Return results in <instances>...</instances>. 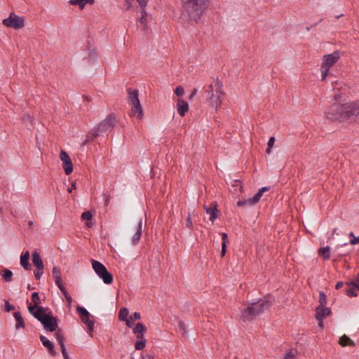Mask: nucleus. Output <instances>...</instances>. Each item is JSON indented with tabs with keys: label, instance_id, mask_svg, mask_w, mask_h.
<instances>
[{
	"label": "nucleus",
	"instance_id": "1",
	"mask_svg": "<svg viewBox=\"0 0 359 359\" xmlns=\"http://www.w3.org/2000/svg\"><path fill=\"white\" fill-rule=\"evenodd\" d=\"M205 99L210 107L217 111L225 97L222 82L216 78L213 82L204 87Z\"/></svg>",
	"mask_w": 359,
	"mask_h": 359
},
{
	"label": "nucleus",
	"instance_id": "2",
	"mask_svg": "<svg viewBox=\"0 0 359 359\" xmlns=\"http://www.w3.org/2000/svg\"><path fill=\"white\" fill-rule=\"evenodd\" d=\"M273 301L266 297L260 299L256 302L248 304L246 309L241 311V318L244 322L252 321L255 317L262 314L266 309H269Z\"/></svg>",
	"mask_w": 359,
	"mask_h": 359
},
{
	"label": "nucleus",
	"instance_id": "3",
	"mask_svg": "<svg viewBox=\"0 0 359 359\" xmlns=\"http://www.w3.org/2000/svg\"><path fill=\"white\" fill-rule=\"evenodd\" d=\"M184 12L191 20L196 21L207 9L210 0H181Z\"/></svg>",
	"mask_w": 359,
	"mask_h": 359
},
{
	"label": "nucleus",
	"instance_id": "4",
	"mask_svg": "<svg viewBox=\"0 0 359 359\" xmlns=\"http://www.w3.org/2000/svg\"><path fill=\"white\" fill-rule=\"evenodd\" d=\"M349 109L348 102L344 104L335 102L325 111V115L330 121H345L351 118Z\"/></svg>",
	"mask_w": 359,
	"mask_h": 359
},
{
	"label": "nucleus",
	"instance_id": "5",
	"mask_svg": "<svg viewBox=\"0 0 359 359\" xmlns=\"http://www.w3.org/2000/svg\"><path fill=\"white\" fill-rule=\"evenodd\" d=\"M115 123V115L114 114H109L87 134L86 142L93 141L101 133L110 132L113 129Z\"/></svg>",
	"mask_w": 359,
	"mask_h": 359
},
{
	"label": "nucleus",
	"instance_id": "6",
	"mask_svg": "<svg viewBox=\"0 0 359 359\" xmlns=\"http://www.w3.org/2000/svg\"><path fill=\"white\" fill-rule=\"evenodd\" d=\"M48 308H39L34 312V317L36 318L43 326V328L48 332H55L57 330L58 324L56 317L53 316L51 313H46Z\"/></svg>",
	"mask_w": 359,
	"mask_h": 359
},
{
	"label": "nucleus",
	"instance_id": "7",
	"mask_svg": "<svg viewBox=\"0 0 359 359\" xmlns=\"http://www.w3.org/2000/svg\"><path fill=\"white\" fill-rule=\"evenodd\" d=\"M339 57L340 55L338 51H334L331 54L325 55L323 56L320 67L322 81H325L326 79L330 68L338 61Z\"/></svg>",
	"mask_w": 359,
	"mask_h": 359
},
{
	"label": "nucleus",
	"instance_id": "8",
	"mask_svg": "<svg viewBox=\"0 0 359 359\" xmlns=\"http://www.w3.org/2000/svg\"><path fill=\"white\" fill-rule=\"evenodd\" d=\"M92 266L96 274L105 284H111L113 282V276L101 262L92 259Z\"/></svg>",
	"mask_w": 359,
	"mask_h": 359
},
{
	"label": "nucleus",
	"instance_id": "9",
	"mask_svg": "<svg viewBox=\"0 0 359 359\" xmlns=\"http://www.w3.org/2000/svg\"><path fill=\"white\" fill-rule=\"evenodd\" d=\"M138 2L140 6V15L141 17L139 20L140 25L138 27L141 29L142 32V36L146 35L148 33L149 27L147 26L148 22V14L145 11V7L147 5L148 0H136Z\"/></svg>",
	"mask_w": 359,
	"mask_h": 359
},
{
	"label": "nucleus",
	"instance_id": "10",
	"mask_svg": "<svg viewBox=\"0 0 359 359\" xmlns=\"http://www.w3.org/2000/svg\"><path fill=\"white\" fill-rule=\"evenodd\" d=\"M147 329L141 323H136V350H142L146 346L147 339L144 337Z\"/></svg>",
	"mask_w": 359,
	"mask_h": 359
},
{
	"label": "nucleus",
	"instance_id": "11",
	"mask_svg": "<svg viewBox=\"0 0 359 359\" xmlns=\"http://www.w3.org/2000/svg\"><path fill=\"white\" fill-rule=\"evenodd\" d=\"M24 19L13 13H11L8 18L3 20V24L15 29H19L24 27Z\"/></svg>",
	"mask_w": 359,
	"mask_h": 359
},
{
	"label": "nucleus",
	"instance_id": "12",
	"mask_svg": "<svg viewBox=\"0 0 359 359\" xmlns=\"http://www.w3.org/2000/svg\"><path fill=\"white\" fill-rule=\"evenodd\" d=\"M76 311L81 319V321L86 324L90 332H92L94 328V322L90 319L89 312L83 307L78 306Z\"/></svg>",
	"mask_w": 359,
	"mask_h": 359
},
{
	"label": "nucleus",
	"instance_id": "13",
	"mask_svg": "<svg viewBox=\"0 0 359 359\" xmlns=\"http://www.w3.org/2000/svg\"><path fill=\"white\" fill-rule=\"evenodd\" d=\"M60 158L62 162V168L65 174L67 175H70L73 171V164L71 158L65 151L61 150L60 153Z\"/></svg>",
	"mask_w": 359,
	"mask_h": 359
},
{
	"label": "nucleus",
	"instance_id": "14",
	"mask_svg": "<svg viewBox=\"0 0 359 359\" xmlns=\"http://www.w3.org/2000/svg\"><path fill=\"white\" fill-rule=\"evenodd\" d=\"M32 299L33 302V305H29L28 306V311L29 312L34 316V312L38 310L39 308H42L40 306L41 304V300L39 295V293L35 292L32 294Z\"/></svg>",
	"mask_w": 359,
	"mask_h": 359
},
{
	"label": "nucleus",
	"instance_id": "15",
	"mask_svg": "<svg viewBox=\"0 0 359 359\" xmlns=\"http://www.w3.org/2000/svg\"><path fill=\"white\" fill-rule=\"evenodd\" d=\"M355 280L348 281L345 283L346 288L344 293L349 297H356L358 296L357 288L355 287Z\"/></svg>",
	"mask_w": 359,
	"mask_h": 359
},
{
	"label": "nucleus",
	"instance_id": "16",
	"mask_svg": "<svg viewBox=\"0 0 359 359\" xmlns=\"http://www.w3.org/2000/svg\"><path fill=\"white\" fill-rule=\"evenodd\" d=\"M331 309L326 306H317L316 309V318H325L326 317L330 316Z\"/></svg>",
	"mask_w": 359,
	"mask_h": 359
},
{
	"label": "nucleus",
	"instance_id": "17",
	"mask_svg": "<svg viewBox=\"0 0 359 359\" xmlns=\"http://www.w3.org/2000/svg\"><path fill=\"white\" fill-rule=\"evenodd\" d=\"M206 213L210 215V220L214 222L217 217V208L216 203H211L209 206L204 205Z\"/></svg>",
	"mask_w": 359,
	"mask_h": 359
},
{
	"label": "nucleus",
	"instance_id": "18",
	"mask_svg": "<svg viewBox=\"0 0 359 359\" xmlns=\"http://www.w3.org/2000/svg\"><path fill=\"white\" fill-rule=\"evenodd\" d=\"M189 110V104L182 99H178L177 102V111L181 116H184Z\"/></svg>",
	"mask_w": 359,
	"mask_h": 359
},
{
	"label": "nucleus",
	"instance_id": "19",
	"mask_svg": "<svg viewBox=\"0 0 359 359\" xmlns=\"http://www.w3.org/2000/svg\"><path fill=\"white\" fill-rule=\"evenodd\" d=\"M349 111H351V117L355 116L359 118V100L348 102Z\"/></svg>",
	"mask_w": 359,
	"mask_h": 359
},
{
	"label": "nucleus",
	"instance_id": "20",
	"mask_svg": "<svg viewBox=\"0 0 359 359\" xmlns=\"http://www.w3.org/2000/svg\"><path fill=\"white\" fill-rule=\"evenodd\" d=\"M29 257L30 255L29 251H26L20 256V264L25 270L31 269V265L29 262Z\"/></svg>",
	"mask_w": 359,
	"mask_h": 359
},
{
	"label": "nucleus",
	"instance_id": "21",
	"mask_svg": "<svg viewBox=\"0 0 359 359\" xmlns=\"http://www.w3.org/2000/svg\"><path fill=\"white\" fill-rule=\"evenodd\" d=\"M32 263L37 269H41V268L44 267L41 256L36 250L32 252Z\"/></svg>",
	"mask_w": 359,
	"mask_h": 359
},
{
	"label": "nucleus",
	"instance_id": "22",
	"mask_svg": "<svg viewBox=\"0 0 359 359\" xmlns=\"http://www.w3.org/2000/svg\"><path fill=\"white\" fill-rule=\"evenodd\" d=\"M40 340H41L42 344L48 349L49 353L52 355L55 356L56 355V352L54 350V346H53V343L50 341H49L46 337H44L43 335L40 336Z\"/></svg>",
	"mask_w": 359,
	"mask_h": 359
},
{
	"label": "nucleus",
	"instance_id": "23",
	"mask_svg": "<svg viewBox=\"0 0 359 359\" xmlns=\"http://www.w3.org/2000/svg\"><path fill=\"white\" fill-rule=\"evenodd\" d=\"M339 344L344 347L347 346L353 347L355 345V342L346 334H344L339 338Z\"/></svg>",
	"mask_w": 359,
	"mask_h": 359
},
{
	"label": "nucleus",
	"instance_id": "24",
	"mask_svg": "<svg viewBox=\"0 0 359 359\" xmlns=\"http://www.w3.org/2000/svg\"><path fill=\"white\" fill-rule=\"evenodd\" d=\"M128 92L129 94L128 102L131 104L130 116H133L135 111V90H133L132 88H129L128 89Z\"/></svg>",
	"mask_w": 359,
	"mask_h": 359
},
{
	"label": "nucleus",
	"instance_id": "25",
	"mask_svg": "<svg viewBox=\"0 0 359 359\" xmlns=\"http://www.w3.org/2000/svg\"><path fill=\"white\" fill-rule=\"evenodd\" d=\"M0 275L3 277L4 281L6 283H9L13 280V272L9 269H4L1 270Z\"/></svg>",
	"mask_w": 359,
	"mask_h": 359
},
{
	"label": "nucleus",
	"instance_id": "26",
	"mask_svg": "<svg viewBox=\"0 0 359 359\" xmlns=\"http://www.w3.org/2000/svg\"><path fill=\"white\" fill-rule=\"evenodd\" d=\"M93 4L94 3V0H70L69 4L71 5H77L79 6L80 9H83L86 4Z\"/></svg>",
	"mask_w": 359,
	"mask_h": 359
},
{
	"label": "nucleus",
	"instance_id": "27",
	"mask_svg": "<svg viewBox=\"0 0 359 359\" xmlns=\"http://www.w3.org/2000/svg\"><path fill=\"white\" fill-rule=\"evenodd\" d=\"M259 201H253V196L252 198H250L248 199L245 200H239L236 205L238 207H243V206H247V205H253L256 203H257Z\"/></svg>",
	"mask_w": 359,
	"mask_h": 359
},
{
	"label": "nucleus",
	"instance_id": "28",
	"mask_svg": "<svg viewBox=\"0 0 359 359\" xmlns=\"http://www.w3.org/2000/svg\"><path fill=\"white\" fill-rule=\"evenodd\" d=\"M14 317L17 321V323L15 325V328L19 329L20 327H25V322L24 320L21 316V313L18 311L14 313Z\"/></svg>",
	"mask_w": 359,
	"mask_h": 359
},
{
	"label": "nucleus",
	"instance_id": "29",
	"mask_svg": "<svg viewBox=\"0 0 359 359\" xmlns=\"http://www.w3.org/2000/svg\"><path fill=\"white\" fill-rule=\"evenodd\" d=\"M222 251L221 256L224 257L226 251V244L229 243L228 235L226 233H222Z\"/></svg>",
	"mask_w": 359,
	"mask_h": 359
},
{
	"label": "nucleus",
	"instance_id": "30",
	"mask_svg": "<svg viewBox=\"0 0 359 359\" xmlns=\"http://www.w3.org/2000/svg\"><path fill=\"white\" fill-rule=\"evenodd\" d=\"M136 114L140 119H142L144 116L143 109L138 99L137 90H136Z\"/></svg>",
	"mask_w": 359,
	"mask_h": 359
},
{
	"label": "nucleus",
	"instance_id": "31",
	"mask_svg": "<svg viewBox=\"0 0 359 359\" xmlns=\"http://www.w3.org/2000/svg\"><path fill=\"white\" fill-rule=\"evenodd\" d=\"M318 253L322 255L325 260H328L330 258V248L328 246L320 248L318 250Z\"/></svg>",
	"mask_w": 359,
	"mask_h": 359
},
{
	"label": "nucleus",
	"instance_id": "32",
	"mask_svg": "<svg viewBox=\"0 0 359 359\" xmlns=\"http://www.w3.org/2000/svg\"><path fill=\"white\" fill-rule=\"evenodd\" d=\"M55 337L57 339L58 344L60 346L61 351H62L63 350H65L66 348H65V345L64 343V337H63L62 334L61 333V332L60 330H57L55 332Z\"/></svg>",
	"mask_w": 359,
	"mask_h": 359
},
{
	"label": "nucleus",
	"instance_id": "33",
	"mask_svg": "<svg viewBox=\"0 0 359 359\" xmlns=\"http://www.w3.org/2000/svg\"><path fill=\"white\" fill-rule=\"evenodd\" d=\"M129 311L127 308L123 307L120 309L118 313V320L120 321H123L124 320H127L129 318Z\"/></svg>",
	"mask_w": 359,
	"mask_h": 359
},
{
	"label": "nucleus",
	"instance_id": "34",
	"mask_svg": "<svg viewBox=\"0 0 359 359\" xmlns=\"http://www.w3.org/2000/svg\"><path fill=\"white\" fill-rule=\"evenodd\" d=\"M269 189L268 187H262L258 190V191L253 196L254 201H259L261 197L263 195V193L266 191H268Z\"/></svg>",
	"mask_w": 359,
	"mask_h": 359
},
{
	"label": "nucleus",
	"instance_id": "35",
	"mask_svg": "<svg viewBox=\"0 0 359 359\" xmlns=\"http://www.w3.org/2000/svg\"><path fill=\"white\" fill-rule=\"evenodd\" d=\"M178 327L180 329V331L182 333V335L183 337H186L188 331H187L185 323L184 321H182V320H180L178 322Z\"/></svg>",
	"mask_w": 359,
	"mask_h": 359
},
{
	"label": "nucleus",
	"instance_id": "36",
	"mask_svg": "<svg viewBox=\"0 0 359 359\" xmlns=\"http://www.w3.org/2000/svg\"><path fill=\"white\" fill-rule=\"evenodd\" d=\"M319 305L318 306H325L327 304V296L324 292L319 293Z\"/></svg>",
	"mask_w": 359,
	"mask_h": 359
},
{
	"label": "nucleus",
	"instance_id": "37",
	"mask_svg": "<svg viewBox=\"0 0 359 359\" xmlns=\"http://www.w3.org/2000/svg\"><path fill=\"white\" fill-rule=\"evenodd\" d=\"M123 321L126 322V324L128 327H131L133 329V331L135 333V320L133 316L130 315L127 320H124Z\"/></svg>",
	"mask_w": 359,
	"mask_h": 359
},
{
	"label": "nucleus",
	"instance_id": "38",
	"mask_svg": "<svg viewBox=\"0 0 359 359\" xmlns=\"http://www.w3.org/2000/svg\"><path fill=\"white\" fill-rule=\"evenodd\" d=\"M54 280L56 285L58 287L61 292L62 290H66L63 285L62 277H57V278H55Z\"/></svg>",
	"mask_w": 359,
	"mask_h": 359
},
{
	"label": "nucleus",
	"instance_id": "39",
	"mask_svg": "<svg viewBox=\"0 0 359 359\" xmlns=\"http://www.w3.org/2000/svg\"><path fill=\"white\" fill-rule=\"evenodd\" d=\"M274 142H275V137H271L269 140V142H268V147L266 150V152L267 154H270L271 153V148L273 147V144H274Z\"/></svg>",
	"mask_w": 359,
	"mask_h": 359
},
{
	"label": "nucleus",
	"instance_id": "40",
	"mask_svg": "<svg viewBox=\"0 0 359 359\" xmlns=\"http://www.w3.org/2000/svg\"><path fill=\"white\" fill-rule=\"evenodd\" d=\"M348 236L349 237L351 238V239L350 240V243L351 245H356L359 243V236L355 237L353 232H350Z\"/></svg>",
	"mask_w": 359,
	"mask_h": 359
},
{
	"label": "nucleus",
	"instance_id": "41",
	"mask_svg": "<svg viewBox=\"0 0 359 359\" xmlns=\"http://www.w3.org/2000/svg\"><path fill=\"white\" fill-rule=\"evenodd\" d=\"M93 215L90 211H86L81 214V219L83 220H91Z\"/></svg>",
	"mask_w": 359,
	"mask_h": 359
},
{
	"label": "nucleus",
	"instance_id": "42",
	"mask_svg": "<svg viewBox=\"0 0 359 359\" xmlns=\"http://www.w3.org/2000/svg\"><path fill=\"white\" fill-rule=\"evenodd\" d=\"M53 276L54 279L57 278V277H62L60 269L58 267H57V266L53 267Z\"/></svg>",
	"mask_w": 359,
	"mask_h": 359
},
{
	"label": "nucleus",
	"instance_id": "43",
	"mask_svg": "<svg viewBox=\"0 0 359 359\" xmlns=\"http://www.w3.org/2000/svg\"><path fill=\"white\" fill-rule=\"evenodd\" d=\"M134 0H124L123 8L126 11H128L132 8Z\"/></svg>",
	"mask_w": 359,
	"mask_h": 359
},
{
	"label": "nucleus",
	"instance_id": "44",
	"mask_svg": "<svg viewBox=\"0 0 359 359\" xmlns=\"http://www.w3.org/2000/svg\"><path fill=\"white\" fill-rule=\"evenodd\" d=\"M142 222L140 221L138 224V227L136 231V242L140 239L141 234H142Z\"/></svg>",
	"mask_w": 359,
	"mask_h": 359
},
{
	"label": "nucleus",
	"instance_id": "45",
	"mask_svg": "<svg viewBox=\"0 0 359 359\" xmlns=\"http://www.w3.org/2000/svg\"><path fill=\"white\" fill-rule=\"evenodd\" d=\"M62 293L64 294L67 302H68L69 305H71L72 302V299L71 296L67 292V290H62Z\"/></svg>",
	"mask_w": 359,
	"mask_h": 359
},
{
	"label": "nucleus",
	"instance_id": "46",
	"mask_svg": "<svg viewBox=\"0 0 359 359\" xmlns=\"http://www.w3.org/2000/svg\"><path fill=\"white\" fill-rule=\"evenodd\" d=\"M175 93L177 95V96H182L184 95V90L182 86H178L176 87L175 90Z\"/></svg>",
	"mask_w": 359,
	"mask_h": 359
},
{
	"label": "nucleus",
	"instance_id": "47",
	"mask_svg": "<svg viewBox=\"0 0 359 359\" xmlns=\"http://www.w3.org/2000/svg\"><path fill=\"white\" fill-rule=\"evenodd\" d=\"M13 309L14 306L9 303L8 300H5V311L6 312H10Z\"/></svg>",
	"mask_w": 359,
	"mask_h": 359
},
{
	"label": "nucleus",
	"instance_id": "48",
	"mask_svg": "<svg viewBox=\"0 0 359 359\" xmlns=\"http://www.w3.org/2000/svg\"><path fill=\"white\" fill-rule=\"evenodd\" d=\"M43 273V268H41V269H37L36 272H34V276L36 280H39L41 276Z\"/></svg>",
	"mask_w": 359,
	"mask_h": 359
},
{
	"label": "nucleus",
	"instance_id": "49",
	"mask_svg": "<svg viewBox=\"0 0 359 359\" xmlns=\"http://www.w3.org/2000/svg\"><path fill=\"white\" fill-rule=\"evenodd\" d=\"M334 90H339L341 88V84L338 81L332 82Z\"/></svg>",
	"mask_w": 359,
	"mask_h": 359
},
{
	"label": "nucleus",
	"instance_id": "50",
	"mask_svg": "<svg viewBox=\"0 0 359 359\" xmlns=\"http://www.w3.org/2000/svg\"><path fill=\"white\" fill-rule=\"evenodd\" d=\"M294 354L290 351L285 353L284 359H294Z\"/></svg>",
	"mask_w": 359,
	"mask_h": 359
},
{
	"label": "nucleus",
	"instance_id": "51",
	"mask_svg": "<svg viewBox=\"0 0 359 359\" xmlns=\"http://www.w3.org/2000/svg\"><path fill=\"white\" fill-rule=\"evenodd\" d=\"M103 196L104 198V205L107 206L109 204V202H110V198H111L109 194H104Z\"/></svg>",
	"mask_w": 359,
	"mask_h": 359
},
{
	"label": "nucleus",
	"instance_id": "52",
	"mask_svg": "<svg viewBox=\"0 0 359 359\" xmlns=\"http://www.w3.org/2000/svg\"><path fill=\"white\" fill-rule=\"evenodd\" d=\"M23 121L24 123H27L28 122H32V118L29 114H26L23 116Z\"/></svg>",
	"mask_w": 359,
	"mask_h": 359
},
{
	"label": "nucleus",
	"instance_id": "53",
	"mask_svg": "<svg viewBox=\"0 0 359 359\" xmlns=\"http://www.w3.org/2000/svg\"><path fill=\"white\" fill-rule=\"evenodd\" d=\"M186 224H187V226L189 228L192 227V222H191L190 215H189L186 219Z\"/></svg>",
	"mask_w": 359,
	"mask_h": 359
},
{
	"label": "nucleus",
	"instance_id": "54",
	"mask_svg": "<svg viewBox=\"0 0 359 359\" xmlns=\"http://www.w3.org/2000/svg\"><path fill=\"white\" fill-rule=\"evenodd\" d=\"M344 285H345V283H343L342 281H339L335 285V289L339 290Z\"/></svg>",
	"mask_w": 359,
	"mask_h": 359
},
{
	"label": "nucleus",
	"instance_id": "55",
	"mask_svg": "<svg viewBox=\"0 0 359 359\" xmlns=\"http://www.w3.org/2000/svg\"><path fill=\"white\" fill-rule=\"evenodd\" d=\"M76 189V182H72L71 184V187L68 189V192L72 193L73 190Z\"/></svg>",
	"mask_w": 359,
	"mask_h": 359
},
{
	"label": "nucleus",
	"instance_id": "56",
	"mask_svg": "<svg viewBox=\"0 0 359 359\" xmlns=\"http://www.w3.org/2000/svg\"><path fill=\"white\" fill-rule=\"evenodd\" d=\"M62 353L64 359H70L66 349L63 350L62 351Z\"/></svg>",
	"mask_w": 359,
	"mask_h": 359
},
{
	"label": "nucleus",
	"instance_id": "57",
	"mask_svg": "<svg viewBox=\"0 0 359 359\" xmlns=\"http://www.w3.org/2000/svg\"><path fill=\"white\" fill-rule=\"evenodd\" d=\"M355 280V287L357 288V291H359V276L354 279Z\"/></svg>",
	"mask_w": 359,
	"mask_h": 359
},
{
	"label": "nucleus",
	"instance_id": "58",
	"mask_svg": "<svg viewBox=\"0 0 359 359\" xmlns=\"http://www.w3.org/2000/svg\"><path fill=\"white\" fill-rule=\"evenodd\" d=\"M141 359H152V357L149 354L144 355V354L142 353L141 354Z\"/></svg>",
	"mask_w": 359,
	"mask_h": 359
},
{
	"label": "nucleus",
	"instance_id": "59",
	"mask_svg": "<svg viewBox=\"0 0 359 359\" xmlns=\"http://www.w3.org/2000/svg\"><path fill=\"white\" fill-rule=\"evenodd\" d=\"M196 93H197V89L194 88L189 96V99H192L196 95Z\"/></svg>",
	"mask_w": 359,
	"mask_h": 359
},
{
	"label": "nucleus",
	"instance_id": "60",
	"mask_svg": "<svg viewBox=\"0 0 359 359\" xmlns=\"http://www.w3.org/2000/svg\"><path fill=\"white\" fill-rule=\"evenodd\" d=\"M318 321V326L320 327H323L324 326V324H323V318H320V319H316Z\"/></svg>",
	"mask_w": 359,
	"mask_h": 359
},
{
	"label": "nucleus",
	"instance_id": "61",
	"mask_svg": "<svg viewBox=\"0 0 359 359\" xmlns=\"http://www.w3.org/2000/svg\"><path fill=\"white\" fill-rule=\"evenodd\" d=\"M339 99H340V95H338V94H336V95H334V100L335 101H338Z\"/></svg>",
	"mask_w": 359,
	"mask_h": 359
},
{
	"label": "nucleus",
	"instance_id": "62",
	"mask_svg": "<svg viewBox=\"0 0 359 359\" xmlns=\"http://www.w3.org/2000/svg\"><path fill=\"white\" fill-rule=\"evenodd\" d=\"M140 318H141L140 313L136 312V320L140 319Z\"/></svg>",
	"mask_w": 359,
	"mask_h": 359
},
{
	"label": "nucleus",
	"instance_id": "63",
	"mask_svg": "<svg viewBox=\"0 0 359 359\" xmlns=\"http://www.w3.org/2000/svg\"><path fill=\"white\" fill-rule=\"evenodd\" d=\"M237 186H241V182L240 181L236 182Z\"/></svg>",
	"mask_w": 359,
	"mask_h": 359
},
{
	"label": "nucleus",
	"instance_id": "64",
	"mask_svg": "<svg viewBox=\"0 0 359 359\" xmlns=\"http://www.w3.org/2000/svg\"><path fill=\"white\" fill-rule=\"evenodd\" d=\"M343 15H344V14L337 15L335 18H339L342 17Z\"/></svg>",
	"mask_w": 359,
	"mask_h": 359
}]
</instances>
